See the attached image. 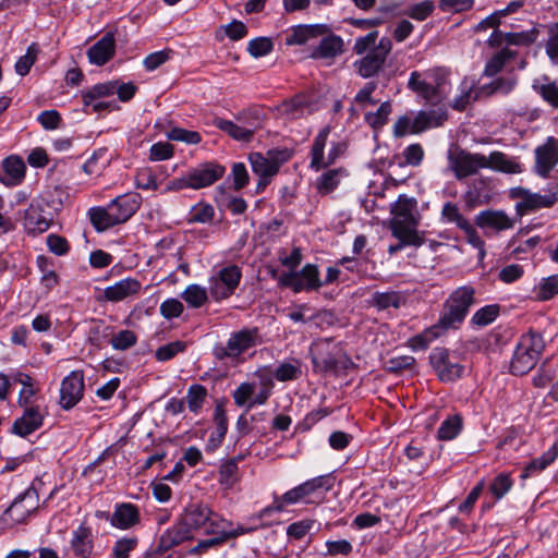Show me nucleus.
<instances>
[{
  "instance_id": "f257e3e1",
  "label": "nucleus",
  "mask_w": 558,
  "mask_h": 558,
  "mask_svg": "<svg viewBox=\"0 0 558 558\" xmlns=\"http://www.w3.org/2000/svg\"><path fill=\"white\" fill-rule=\"evenodd\" d=\"M475 302V289L472 286L454 289L441 304L437 322L411 337L407 342L408 347L412 351H424L436 339L449 331L459 330Z\"/></svg>"
},
{
  "instance_id": "f03ea898",
  "label": "nucleus",
  "mask_w": 558,
  "mask_h": 558,
  "mask_svg": "<svg viewBox=\"0 0 558 558\" xmlns=\"http://www.w3.org/2000/svg\"><path fill=\"white\" fill-rule=\"evenodd\" d=\"M335 476L325 474L313 477L286 492L282 496L275 495L271 505L263 508L257 518L271 515L274 512H282L287 506L298 502L314 504L325 498L326 493L332 489Z\"/></svg>"
},
{
  "instance_id": "7ed1b4c3",
  "label": "nucleus",
  "mask_w": 558,
  "mask_h": 558,
  "mask_svg": "<svg viewBox=\"0 0 558 558\" xmlns=\"http://www.w3.org/2000/svg\"><path fill=\"white\" fill-rule=\"evenodd\" d=\"M310 357L313 371L320 374L339 376L354 366L341 342H335L332 338L314 341L310 347Z\"/></svg>"
},
{
  "instance_id": "20e7f679",
  "label": "nucleus",
  "mask_w": 558,
  "mask_h": 558,
  "mask_svg": "<svg viewBox=\"0 0 558 558\" xmlns=\"http://www.w3.org/2000/svg\"><path fill=\"white\" fill-rule=\"evenodd\" d=\"M235 120L238 123L216 118L214 125L235 141L250 143L254 134L264 128L267 114L264 107L253 105L239 111L235 114Z\"/></svg>"
},
{
  "instance_id": "39448f33",
  "label": "nucleus",
  "mask_w": 558,
  "mask_h": 558,
  "mask_svg": "<svg viewBox=\"0 0 558 558\" xmlns=\"http://www.w3.org/2000/svg\"><path fill=\"white\" fill-rule=\"evenodd\" d=\"M544 350L545 341L542 333L530 329L521 335L510 362V374L514 376L527 374L536 366Z\"/></svg>"
},
{
  "instance_id": "423d86ee",
  "label": "nucleus",
  "mask_w": 558,
  "mask_h": 558,
  "mask_svg": "<svg viewBox=\"0 0 558 558\" xmlns=\"http://www.w3.org/2000/svg\"><path fill=\"white\" fill-rule=\"evenodd\" d=\"M259 343L257 327L243 328L230 335L226 344L217 343L213 348V355L218 361H231L234 365L243 362L242 354Z\"/></svg>"
},
{
  "instance_id": "0eeeda50",
  "label": "nucleus",
  "mask_w": 558,
  "mask_h": 558,
  "mask_svg": "<svg viewBox=\"0 0 558 558\" xmlns=\"http://www.w3.org/2000/svg\"><path fill=\"white\" fill-rule=\"evenodd\" d=\"M429 365L439 381L448 384L461 379L465 373L462 356L446 347H435L428 356Z\"/></svg>"
},
{
  "instance_id": "6e6552de",
  "label": "nucleus",
  "mask_w": 558,
  "mask_h": 558,
  "mask_svg": "<svg viewBox=\"0 0 558 558\" xmlns=\"http://www.w3.org/2000/svg\"><path fill=\"white\" fill-rule=\"evenodd\" d=\"M271 277L278 280L280 287L289 288L294 293L318 291L323 287L316 264H305L301 270L282 272L279 277H277V270H272Z\"/></svg>"
},
{
  "instance_id": "1a4fd4ad",
  "label": "nucleus",
  "mask_w": 558,
  "mask_h": 558,
  "mask_svg": "<svg viewBox=\"0 0 558 558\" xmlns=\"http://www.w3.org/2000/svg\"><path fill=\"white\" fill-rule=\"evenodd\" d=\"M242 279V270L229 264L214 272L208 279V292L215 302H221L234 294Z\"/></svg>"
},
{
  "instance_id": "9d476101",
  "label": "nucleus",
  "mask_w": 558,
  "mask_h": 558,
  "mask_svg": "<svg viewBox=\"0 0 558 558\" xmlns=\"http://www.w3.org/2000/svg\"><path fill=\"white\" fill-rule=\"evenodd\" d=\"M330 126H324L316 137L313 141V145L311 147V162L310 168L315 171H320L331 165H333L337 159L342 156L347 149L345 143L338 142L332 143L331 148L328 153L327 159H325V147L330 134Z\"/></svg>"
},
{
  "instance_id": "9b49d317",
  "label": "nucleus",
  "mask_w": 558,
  "mask_h": 558,
  "mask_svg": "<svg viewBox=\"0 0 558 558\" xmlns=\"http://www.w3.org/2000/svg\"><path fill=\"white\" fill-rule=\"evenodd\" d=\"M391 49V39L389 37H381L375 47L353 63L355 72L363 78L377 75L384 69Z\"/></svg>"
},
{
  "instance_id": "f8f14e48",
  "label": "nucleus",
  "mask_w": 558,
  "mask_h": 558,
  "mask_svg": "<svg viewBox=\"0 0 558 558\" xmlns=\"http://www.w3.org/2000/svg\"><path fill=\"white\" fill-rule=\"evenodd\" d=\"M393 218L390 221V228L400 226L402 229L417 231L421 214L417 209V201L405 194L399 195L398 199L391 206Z\"/></svg>"
},
{
  "instance_id": "ddd939ff",
  "label": "nucleus",
  "mask_w": 558,
  "mask_h": 558,
  "mask_svg": "<svg viewBox=\"0 0 558 558\" xmlns=\"http://www.w3.org/2000/svg\"><path fill=\"white\" fill-rule=\"evenodd\" d=\"M38 499L37 490L31 486L15 497L3 515L14 524L25 523L28 517L38 509Z\"/></svg>"
},
{
  "instance_id": "4468645a",
  "label": "nucleus",
  "mask_w": 558,
  "mask_h": 558,
  "mask_svg": "<svg viewBox=\"0 0 558 558\" xmlns=\"http://www.w3.org/2000/svg\"><path fill=\"white\" fill-rule=\"evenodd\" d=\"M226 173V167L215 160L201 162L187 170V179L192 190H201L213 185Z\"/></svg>"
},
{
  "instance_id": "2eb2a0df",
  "label": "nucleus",
  "mask_w": 558,
  "mask_h": 558,
  "mask_svg": "<svg viewBox=\"0 0 558 558\" xmlns=\"http://www.w3.org/2000/svg\"><path fill=\"white\" fill-rule=\"evenodd\" d=\"M84 387L83 371H72L61 381L60 407L65 411L73 409L82 400Z\"/></svg>"
},
{
  "instance_id": "dca6fc26",
  "label": "nucleus",
  "mask_w": 558,
  "mask_h": 558,
  "mask_svg": "<svg viewBox=\"0 0 558 558\" xmlns=\"http://www.w3.org/2000/svg\"><path fill=\"white\" fill-rule=\"evenodd\" d=\"M450 168L458 180L475 174L480 169H486V156L478 153L460 150L449 157Z\"/></svg>"
},
{
  "instance_id": "f3484780",
  "label": "nucleus",
  "mask_w": 558,
  "mask_h": 558,
  "mask_svg": "<svg viewBox=\"0 0 558 558\" xmlns=\"http://www.w3.org/2000/svg\"><path fill=\"white\" fill-rule=\"evenodd\" d=\"M535 166L534 172L547 179L550 172L558 165V140L549 136L544 144L537 146L534 150Z\"/></svg>"
},
{
  "instance_id": "a211bd4d",
  "label": "nucleus",
  "mask_w": 558,
  "mask_h": 558,
  "mask_svg": "<svg viewBox=\"0 0 558 558\" xmlns=\"http://www.w3.org/2000/svg\"><path fill=\"white\" fill-rule=\"evenodd\" d=\"M70 548L75 558H96L95 536L90 526L81 524L72 532Z\"/></svg>"
},
{
  "instance_id": "6ab92c4d",
  "label": "nucleus",
  "mask_w": 558,
  "mask_h": 558,
  "mask_svg": "<svg viewBox=\"0 0 558 558\" xmlns=\"http://www.w3.org/2000/svg\"><path fill=\"white\" fill-rule=\"evenodd\" d=\"M22 409L23 414L14 421L12 433L20 437H26L43 426L47 411L40 405Z\"/></svg>"
},
{
  "instance_id": "aec40b11",
  "label": "nucleus",
  "mask_w": 558,
  "mask_h": 558,
  "mask_svg": "<svg viewBox=\"0 0 558 558\" xmlns=\"http://www.w3.org/2000/svg\"><path fill=\"white\" fill-rule=\"evenodd\" d=\"M142 196L138 193L130 192L113 198L108 205L118 225L129 221L142 205Z\"/></svg>"
},
{
  "instance_id": "412c9836",
  "label": "nucleus",
  "mask_w": 558,
  "mask_h": 558,
  "mask_svg": "<svg viewBox=\"0 0 558 558\" xmlns=\"http://www.w3.org/2000/svg\"><path fill=\"white\" fill-rule=\"evenodd\" d=\"M194 538L191 529H187L181 520L167 529L159 537L156 553L163 555L170 549Z\"/></svg>"
},
{
  "instance_id": "4be33fe9",
  "label": "nucleus",
  "mask_w": 558,
  "mask_h": 558,
  "mask_svg": "<svg viewBox=\"0 0 558 558\" xmlns=\"http://www.w3.org/2000/svg\"><path fill=\"white\" fill-rule=\"evenodd\" d=\"M475 225L485 231L493 230L495 232H501L512 229L514 227V220L504 210L486 209L475 216Z\"/></svg>"
},
{
  "instance_id": "5701e85b",
  "label": "nucleus",
  "mask_w": 558,
  "mask_h": 558,
  "mask_svg": "<svg viewBox=\"0 0 558 558\" xmlns=\"http://www.w3.org/2000/svg\"><path fill=\"white\" fill-rule=\"evenodd\" d=\"M425 76L433 89L430 104L436 105L446 99L450 92V70L444 66L433 68L425 72Z\"/></svg>"
},
{
  "instance_id": "b1692460",
  "label": "nucleus",
  "mask_w": 558,
  "mask_h": 558,
  "mask_svg": "<svg viewBox=\"0 0 558 558\" xmlns=\"http://www.w3.org/2000/svg\"><path fill=\"white\" fill-rule=\"evenodd\" d=\"M141 523L138 506L131 502L116 504L110 524L119 530H130Z\"/></svg>"
},
{
  "instance_id": "393cba45",
  "label": "nucleus",
  "mask_w": 558,
  "mask_h": 558,
  "mask_svg": "<svg viewBox=\"0 0 558 558\" xmlns=\"http://www.w3.org/2000/svg\"><path fill=\"white\" fill-rule=\"evenodd\" d=\"M116 53V39L112 32L106 33L87 51L88 61L101 66L109 62Z\"/></svg>"
},
{
  "instance_id": "a878e982",
  "label": "nucleus",
  "mask_w": 558,
  "mask_h": 558,
  "mask_svg": "<svg viewBox=\"0 0 558 558\" xmlns=\"http://www.w3.org/2000/svg\"><path fill=\"white\" fill-rule=\"evenodd\" d=\"M310 107L311 102L308 97L303 94H299L290 99L283 100L277 106L276 110L281 118L292 121L311 113Z\"/></svg>"
},
{
  "instance_id": "bb28decb",
  "label": "nucleus",
  "mask_w": 558,
  "mask_h": 558,
  "mask_svg": "<svg viewBox=\"0 0 558 558\" xmlns=\"http://www.w3.org/2000/svg\"><path fill=\"white\" fill-rule=\"evenodd\" d=\"M211 510L213 509L205 504H191L185 508L180 520L187 529H191V533H193V531H204L206 523L210 520Z\"/></svg>"
},
{
  "instance_id": "cd10ccee",
  "label": "nucleus",
  "mask_w": 558,
  "mask_h": 558,
  "mask_svg": "<svg viewBox=\"0 0 558 558\" xmlns=\"http://www.w3.org/2000/svg\"><path fill=\"white\" fill-rule=\"evenodd\" d=\"M142 289V283L135 278H124L104 290V296L109 302H121L126 298L136 295Z\"/></svg>"
},
{
  "instance_id": "c85d7f7f",
  "label": "nucleus",
  "mask_w": 558,
  "mask_h": 558,
  "mask_svg": "<svg viewBox=\"0 0 558 558\" xmlns=\"http://www.w3.org/2000/svg\"><path fill=\"white\" fill-rule=\"evenodd\" d=\"M344 51L343 39L336 34L323 37L319 44L311 51L310 57L315 60H330Z\"/></svg>"
},
{
  "instance_id": "c756f323",
  "label": "nucleus",
  "mask_w": 558,
  "mask_h": 558,
  "mask_svg": "<svg viewBox=\"0 0 558 558\" xmlns=\"http://www.w3.org/2000/svg\"><path fill=\"white\" fill-rule=\"evenodd\" d=\"M26 167L19 156H9L2 161L0 181L7 186H16L25 178Z\"/></svg>"
},
{
  "instance_id": "7c9ffc66",
  "label": "nucleus",
  "mask_w": 558,
  "mask_h": 558,
  "mask_svg": "<svg viewBox=\"0 0 558 558\" xmlns=\"http://www.w3.org/2000/svg\"><path fill=\"white\" fill-rule=\"evenodd\" d=\"M556 193L538 194L526 192L522 197V201L517 203V211L523 216L527 213L538 210L541 208H550L557 202Z\"/></svg>"
},
{
  "instance_id": "2f4dec72",
  "label": "nucleus",
  "mask_w": 558,
  "mask_h": 558,
  "mask_svg": "<svg viewBox=\"0 0 558 558\" xmlns=\"http://www.w3.org/2000/svg\"><path fill=\"white\" fill-rule=\"evenodd\" d=\"M50 223L51 219L47 217L39 203H32L25 210L24 226L28 233H43L49 229Z\"/></svg>"
},
{
  "instance_id": "473e14b6",
  "label": "nucleus",
  "mask_w": 558,
  "mask_h": 558,
  "mask_svg": "<svg viewBox=\"0 0 558 558\" xmlns=\"http://www.w3.org/2000/svg\"><path fill=\"white\" fill-rule=\"evenodd\" d=\"M487 168L494 171L508 173V174H517L523 171V166L515 157H510L502 151H492L488 157H486Z\"/></svg>"
},
{
  "instance_id": "72a5a7b5",
  "label": "nucleus",
  "mask_w": 558,
  "mask_h": 558,
  "mask_svg": "<svg viewBox=\"0 0 558 558\" xmlns=\"http://www.w3.org/2000/svg\"><path fill=\"white\" fill-rule=\"evenodd\" d=\"M448 119L446 110H421L412 120L411 134H418L432 128H438Z\"/></svg>"
},
{
  "instance_id": "f704fd0d",
  "label": "nucleus",
  "mask_w": 558,
  "mask_h": 558,
  "mask_svg": "<svg viewBox=\"0 0 558 558\" xmlns=\"http://www.w3.org/2000/svg\"><path fill=\"white\" fill-rule=\"evenodd\" d=\"M441 219L447 223H454L465 235L472 240L476 236V231L471 222L460 213L456 203L446 202L441 208Z\"/></svg>"
},
{
  "instance_id": "c9c22d12",
  "label": "nucleus",
  "mask_w": 558,
  "mask_h": 558,
  "mask_svg": "<svg viewBox=\"0 0 558 558\" xmlns=\"http://www.w3.org/2000/svg\"><path fill=\"white\" fill-rule=\"evenodd\" d=\"M392 236L399 240V243L396 245H390L388 248V253L390 255L396 254L401 251L405 246H415L420 247L425 243V234L420 231H412L402 229L400 226H396L390 228Z\"/></svg>"
},
{
  "instance_id": "e433bc0d",
  "label": "nucleus",
  "mask_w": 558,
  "mask_h": 558,
  "mask_svg": "<svg viewBox=\"0 0 558 558\" xmlns=\"http://www.w3.org/2000/svg\"><path fill=\"white\" fill-rule=\"evenodd\" d=\"M213 420L216 424V430L211 433L207 441L206 449L208 451L216 450L222 444L228 432V417L221 402L216 404Z\"/></svg>"
},
{
  "instance_id": "4c0bfd02",
  "label": "nucleus",
  "mask_w": 558,
  "mask_h": 558,
  "mask_svg": "<svg viewBox=\"0 0 558 558\" xmlns=\"http://www.w3.org/2000/svg\"><path fill=\"white\" fill-rule=\"evenodd\" d=\"M347 170L344 168L329 169L323 172L315 183L317 193L320 195H327L332 193L340 184L341 180L347 177Z\"/></svg>"
},
{
  "instance_id": "58836bf2",
  "label": "nucleus",
  "mask_w": 558,
  "mask_h": 558,
  "mask_svg": "<svg viewBox=\"0 0 558 558\" xmlns=\"http://www.w3.org/2000/svg\"><path fill=\"white\" fill-rule=\"evenodd\" d=\"M405 303V296L400 291H376L372 294L369 304L376 307L378 311H385L388 308H399Z\"/></svg>"
},
{
  "instance_id": "ea45409f",
  "label": "nucleus",
  "mask_w": 558,
  "mask_h": 558,
  "mask_svg": "<svg viewBox=\"0 0 558 558\" xmlns=\"http://www.w3.org/2000/svg\"><path fill=\"white\" fill-rule=\"evenodd\" d=\"M87 215L92 226L97 232H104L110 228H113L114 226H118V222L116 221V218L112 216V211L109 205H107L106 207H92L88 209Z\"/></svg>"
},
{
  "instance_id": "a19ab883",
  "label": "nucleus",
  "mask_w": 558,
  "mask_h": 558,
  "mask_svg": "<svg viewBox=\"0 0 558 558\" xmlns=\"http://www.w3.org/2000/svg\"><path fill=\"white\" fill-rule=\"evenodd\" d=\"M518 52L511 50L509 48H502L498 52H496L485 64L483 75L487 77H493L500 73L506 63L510 60L515 59Z\"/></svg>"
},
{
  "instance_id": "79ce46f5",
  "label": "nucleus",
  "mask_w": 558,
  "mask_h": 558,
  "mask_svg": "<svg viewBox=\"0 0 558 558\" xmlns=\"http://www.w3.org/2000/svg\"><path fill=\"white\" fill-rule=\"evenodd\" d=\"M476 82L473 78L465 76L460 84V95L457 96L450 105L457 111H464L466 107L477 100L475 98Z\"/></svg>"
},
{
  "instance_id": "37998d69",
  "label": "nucleus",
  "mask_w": 558,
  "mask_h": 558,
  "mask_svg": "<svg viewBox=\"0 0 558 558\" xmlns=\"http://www.w3.org/2000/svg\"><path fill=\"white\" fill-rule=\"evenodd\" d=\"M208 390L205 386L201 384H193L187 388L186 396L184 397L186 407L190 412L198 415L204 404L207 401Z\"/></svg>"
},
{
  "instance_id": "c03bdc74",
  "label": "nucleus",
  "mask_w": 558,
  "mask_h": 558,
  "mask_svg": "<svg viewBox=\"0 0 558 558\" xmlns=\"http://www.w3.org/2000/svg\"><path fill=\"white\" fill-rule=\"evenodd\" d=\"M557 456L558 451L556 449V446H553L541 457L533 459L525 465V468L522 471L521 478L525 480L542 472L556 460Z\"/></svg>"
},
{
  "instance_id": "a18cd8bd",
  "label": "nucleus",
  "mask_w": 558,
  "mask_h": 558,
  "mask_svg": "<svg viewBox=\"0 0 558 558\" xmlns=\"http://www.w3.org/2000/svg\"><path fill=\"white\" fill-rule=\"evenodd\" d=\"M233 526V522L225 519L219 513L211 510L210 520L206 523L204 529V533L207 535H213L222 542H227V536L229 532V527Z\"/></svg>"
},
{
  "instance_id": "49530a36",
  "label": "nucleus",
  "mask_w": 558,
  "mask_h": 558,
  "mask_svg": "<svg viewBox=\"0 0 558 558\" xmlns=\"http://www.w3.org/2000/svg\"><path fill=\"white\" fill-rule=\"evenodd\" d=\"M515 82L510 78L497 77L488 84L476 88L475 98L489 97L494 94H509L514 88Z\"/></svg>"
},
{
  "instance_id": "de8ad7c7",
  "label": "nucleus",
  "mask_w": 558,
  "mask_h": 558,
  "mask_svg": "<svg viewBox=\"0 0 558 558\" xmlns=\"http://www.w3.org/2000/svg\"><path fill=\"white\" fill-rule=\"evenodd\" d=\"M242 460V456L233 457L221 463L219 468V483L231 488L239 481V461Z\"/></svg>"
},
{
  "instance_id": "09e8293b",
  "label": "nucleus",
  "mask_w": 558,
  "mask_h": 558,
  "mask_svg": "<svg viewBox=\"0 0 558 558\" xmlns=\"http://www.w3.org/2000/svg\"><path fill=\"white\" fill-rule=\"evenodd\" d=\"M117 85H118V81L98 83V84L92 86L86 92H83L82 98H83L84 107H86V108L89 107L93 104V101H95L99 98L113 95L116 93Z\"/></svg>"
},
{
  "instance_id": "8fccbe9b",
  "label": "nucleus",
  "mask_w": 558,
  "mask_h": 558,
  "mask_svg": "<svg viewBox=\"0 0 558 558\" xmlns=\"http://www.w3.org/2000/svg\"><path fill=\"white\" fill-rule=\"evenodd\" d=\"M500 311L501 306L497 303L485 305L473 314L470 324L477 328L486 327L497 319L500 315Z\"/></svg>"
},
{
  "instance_id": "3c124183",
  "label": "nucleus",
  "mask_w": 558,
  "mask_h": 558,
  "mask_svg": "<svg viewBox=\"0 0 558 558\" xmlns=\"http://www.w3.org/2000/svg\"><path fill=\"white\" fill-rule=\"evenodd\" d=\"M278 381H292L302 376L301 362L298 359L280 363L272 373Z\"/></svg>"
},
{
  "instance_id": "603ef678",
  "label": "nucleus",
  "mask_w": 558,
  "mask_h": 558,
  "mask_svg": "<svg viewBox=\"0 0 558 558\" xmlns=\"http://www.w3.org/2000/svg\"><path fill=\"white\" fill-rule=\"evenodd\" d=\"M392 112L391 102L384 101L376 111H368L364 114V121L375 131L384 128L390 113Z\"/></svg>"
},
{
  "instance_id": "864d4df0",
  "label": "nucleus",
  "mask_w": 558,
  "mask_h": 558,
  "mask_svg": "<svg viewBox=\"0 0 558 558\" xmlns=\"http://www.w3.org/2000/svg\"><path fill=\"white\" fill-rule=\"evenodd\" d=\"M463 421L461 415L454 414L448 416L445 421L441 422L437 436L440 440H452L454 439L462 430Z\"/></svg>"
},
{
  "instance_id": "5fc2aeb1",
  "label": "nucleus",
  "mask_w": 558,
  "mask_h": 558,
  "mask_svg": "<svg viewBox=\"0 0 558 558\" xmlns=\"http://www.w3.org/2000/svg\"><path fill=\"white\" fill-rule=\"evenodd\" d=\"M208 289L193 283L185 288L181 293V298L192 308H199L208 301Z\"/></svg>"
},
{
  "instance_id": "6e6d98bb",
  "label": "nucleus",
  "mask_w": 558,
  "mask_h": 558,
  "mask_svg": "<svg viewBox=\"0 0 558 558\" xmlns=\"http://www.w3.org/2000/svg\"><path fill=\"white\" fill-rule=\"evenodd\" d=\"M537 301H549L558 294V274L542 278L534 288Z\"/></svg>"
},
{
  "instance_id": "4d7b16f0",
  "label": "nucleus",
  "mask_w": 558,
  "mask_h": 558,
  "mask_svg": "<svg viewBox=\"0 0 558 558\" xmlns=\"http://www.w3.org/2000/svg\"><path fill=\"white\" fill-rule=\"evenodd\" d=\"M538 34H539V31L537 27H533L529 31H523V32H518V33H514V32L505 33L506 44L509 46L529 47L536 41Z\"/></svg>"
},
{
  "instance_id": "13d9d810",
  "label": "nucleus",
  "mask_w": 558,
  "mask_h": 558,
  "mask_svg": "<svg viewBox=\"0 0 558 558\" xmlns=\"http://www.w3.org/2000/svg\"><path fill=\"white\" fill-rule=\"evenodd\" d=\"M422 73L418 71H413L410 74V78L408 82V87L424 98L426 101L430 102V95L433 94L432 87L428 85V78H423Z\"/></svg>"
},
{
  "instance_id": "bf43d9fd",
  "label": "nucleus",
  "mask_w": 558,
  "mask_h": 558,
  "mask_svg": "<svg viewBox=\"0 0 558 558\" xmlns=\"http://www.w3.org/2000/svg\"><path fill=\"white\" fill-rule=\"evenodd\" d=\"M137 336L134 331L123 329L114 333L110 339V344L114 350L125 351L137 343Z\"/></svg>"
},
{
  "instance_id": "052dcab7",
  "label": "nucleus",
  "mask_w": 558,
  "mask_h": 558,
  "mask_svg": "<svg viewBox=\"0 0 558 558\" xmlns=\"http://www.w3.org/2000/svg\"><path fill=\"white\" fill-rule=\"evenodd\" d=\"M167 138L170 141L183 142L196 145L202 142V135L196 131H190L183 128L174 126L167 132Z\"/></svg>"
},
{
  "instance_id": "680f3d73",
  "label": "nucleus",
  "mask_w": 558,
  "mask_h": 558,
  "mask_svg": "<svg viewBox=\"0 0 558 558\" xmlns=\"http://www.w3.org/2000/svg\"><path fill=\"white\" fill-rule=\"evenodd\" d=\"M274 50V43L269 37H256L247 44V51L254 58H262Z\"/></svg>"
},
{
  "instance_id": "e2e57ef3",
  "label": "nucleus",
  "mask_w": 558,
  "mask_h": 558,
  "mask_svg": "<svg viewBox=\"0 0 558 558\" xmlns=\"http://www.w3.org/2000/svg\"><path fill=\"white\" fill-rule=\"evenodd\" d=\"M248 159L252 166V170L255 174L263 177L276 175L268 159L262 153H251Z\"/></svg>"
},
{
  "instance_id": "0e129e2a",
  "label": "nucleus",
  "mask_w": 558,
  "mask_h": 558,
  "mask_svg": "<svg viewBox=\"0 0 558 558\" xmlns=\"http://www.w3.org/2000/svg\"><path fill=\"white\" fill-rule=\"evenodd\" d=\"M513 481L508 473H499L490 483L489 490L496 499H501L512 487Z\"/></svg>"
},
{
  "instance_id": "69168bd1",
  "label": "nucleus",
  "mask_w": 558,
  "mask_h": 558,
  "mask_svg": "<svg viewBox=\"0 0 558 558\" xmlns=\"http://www.w3.org/2000/svg\"><path fill=\"white\" fill-rule=\"evenodd\" d=\"M265 156L277 174L280 167L292 158L293 151L289 148H272L268 149Z\"/></svg>"
},
{
  "instance_id": "338daca9",
  "label": "nucleus",
  "mask_w": 558,
  "mask_h": 558,
  "mask_svg": "<svg viewBox=\"0 0 558 558\" xmlns=\"http://www.w3.org/2000/svg\"><path fill=\"white\" fill-rule=\"evenodd\" d=\"M435 10L434 1L424 0L411 5L405 14L415 21H425Z\"/></svg>"
},
{
  "instance_id": "774afa93",
  "label": "nucleus",
  "mask_w": 558,
  "mask_h": 558,
  "mask_svg": "<svg viewBox=\"0 0 558 558\" xmlns=\"http://www.w3.org/2000/svg\"><path fill=\"white\" fill-rule=\"evenodd\" d=\"M548 39L545 44L546 54L548 58L558 63V22L547 26Z\"/></svg>"
}]
</instances>
